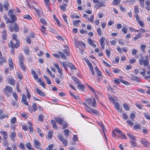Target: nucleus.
<instances>
[{
  "instance_id": "1",
  "label": "nucleus",
  "mask_w": 150,
  "mask_h": 150,
  "mask_svg": "<svg viewBox=\"0 0 150 150\" xmlns=\"http://www.w3.org/2000/svg\"><path fill=\"white\" fill-rule=\"evenodd\" d=\"M85 100L88 105H92L94 108L96 107L97 103L93 97L85 99Z\"/></svg>"
},
{
  "instance_id": "2",
  "label": "nucleus",
  "mask_w": 150,
  "mask_h": 150,
  "mask_svg": "<svg viewBox=\"0 0 150 150\" xmlns=\"http://www.w3.org/2000/svg\"><path fill=\"white\" fill-rule=\"evenodd\" d=\"M148 57L147 56H145V59H143V57L139 60V63L140 65H143L145 67L147 66L149 64Z\"/></svg>"
},
{
  "instance_id": "3",
  "label": "nucleus",
  "mask_w": 150,
  "mask_h": 150,
  "mask_svg": "<svg viewBox=\"0 0 150 150\" xmlns=\"http://www.w3.org/2000/svg\"><path fill=\"white\" fill-rule=\"evenodd\" d=\"M4 93L6 96H9L10 94L8 93H11L13 92V89L12 87L10 86H6L4 89Z\"/></svg>"
},
{
  "instance_id": "4",
  "label": "nucleus",
  "mask_w": 150,
  "mask_h": 150,
  "mask_svg": "<svg viewBox=\"0 0 150 150\" xmlns=\"http://www.w3.org/2000/svg\"><path fill=\"white\" fill-rule=\"evenodd\" d=\"M54 65L57 69L58 72L59 73L60 75V78L61 79H64V77L63 76L62 70L61 68L59 67L58 64H54Z\"/></svg>"
},
{
  "instance_id": "5",
  "label": "nucleus",
  "mask_w": 150,
  "mask_h": 150,
  "mask_svg": "<svg viewBox=\"0 0 150 150\" xmlns=\"http://www.w3.org/2000/svg\"><path fill=\"white\" fill-rule=\"evenodd\" d=\"M8 45L9 47H11L12 49L17 48L19 46V43L16 42V44H14L13 41L11 40L8 43Z\"/></svg>"
},
{
  "instance_id": "6",
  "label": "nucleus",
  "mask_w": 150,
  "mask_h": 150,
  "mask_svg": "<svg viewBox=\"0 0 150 150\" xmlns=\"http://www.w3.org/2000/svg\"><path fill=\"white\" fill-rule=\"evenodd\" d=\"M140 142L142 144H143L146 147H147L149 146V142H148L145 139H141L140 140Z\"/></svg>"
},
{
  "instance_id": "7",
  "label": "nucleus",
  "mask_w": 150,
  "mask_h": 150,
  "mask_svg": "<svg viewBox=\"0 0 150 150\" xmlns=\"http://www.w3.org/2000/svg\"><path fill=\"white\" fill-rule=\"evenodd\" d=\"M131 75V79H130L132 81H135L137 82H140V79L139 77L135 76L134 74H132Z\"/></svg>"
},
{
  "instance_id": "8",
  "label": "nucleus",
  "mask_w": 150,
  "mask_h": 150,
  "mask_svg": "<svg viewBox=\"0 0 150 150\" xmlns=\"http://www.w3.org/2000/svg\"><path fill=\"white\" fill-rule=\"evenodd\" d=\"M26 99L27 98L25 95L24 94H23L22 95L21 101L23 102L24 104L28 106V103L26 101Z\"/></svg>"
},
{
  "instance_id": "9",
  "label": "nucleus",
  "mask_w": 150,
  "mask_h": 150,
  "mask_svg": "<svg viewBox=\"0 0 150 150\" xmlns=\"http://www.w3.org/2000/svg\"><path fill=\"white\" fill-rule=\"evenodd\" d=\"M88 43L90 45L94 48H95L96 47V45L94 44V42L92 41L91 38H88Z\"/></svg>"
},
{
  "instance_id": "10",
  "label": "nucleus",
  "mask_w": 150,
  "mask_h": 150,
  "mask_svg": "<svg viewBox=\"0 0 150 150\" xmlns=\"http://www.w3.org/2000/svg\"><path fill=\"white\" fill-rule=\"evenodd\" d=\"M34 146L36 149H39L40 148V144L38 141L36 139H34Z\"/></svg>"
},
{
  "instance_id": "11",
  "label": "nucleus",
  "mask_w": 150,
  "mask_h": 150,
  "mask_svg": "<svg viewBox=\"0 0 150 150\" xmlns=\"http://www.w3.org/2000/svg\"><path fill=\"white\" fill-rule=\"evenodd\" d=\"M10 138L11 139L13 142L15 141V138L16 137V134L15 132L11 133L10 135Z\"/></svg>"
},
{
  "instance_id": "12",
  "label": "nucleus",
  "mask_w": 150,
  "mask_h": 150,
  "mask_svg": "<svg viewBox=\"0 0 150 150\" xmlns=\"http://www.w3.org/2000/svg\"><path fill=\"white\" fill-rule=\"evenodd\" d=\"M115 107L117 110L120 112H122V109H120V104L118 102H116L115 103Z\"/></svg>"
},
{
  "instance_id": "13",
  "label": "nucleus",
  "mask_w": 150,
  "mask_h": 150,
  "mask_svg": "<svg viewBox=\"0 0 150 150\" xmlns=\"http://www.w3.org/2000/svg\"><path fill=\"white\" fill-rule=\"evenodd\" d=\"M76 45L77 47H79V46L84 47L85 46V44L81 41H78L76 42Z\"/></svg>"
},
{
  "instance_id": "14",
  "label": "nucleus",
  "mask_w": 150,
  "mask_h": 150,
  "mask_svg": "<svg viewBox=\"0 0 150 150\" xmlns=\"http://www.w3.org/2000/svg\"><path fill=\"white\" fill-rule=\"evenodd\" d=\"M122 80L119 79L115 78L114 79L112 80V81L115 84H119L122 82Z\"/></svg>"
},
{
  "instance_id": "15",
  "label": "nucleus",
  "mask_w": 150,
  "mask_h": 150,
  "mask_svg": "<svg viewBox=\"0 0 150 150\" xmlns=\"http://www.w3.org/2000/svg\"><path fill=\"white\" fill-rule=\"evenodd\" d=\"M18 58L20 61V64L24 63V56L20 55L18 56Z\"/></svg>"
},
{
  "instance_id": "16",
  "label": "nucleus",
  "mask_w": 150,
  "mask_h": 150,
  "mask_svg": "<svg viewBox=\"0 0 150 150\" xmlns=\"http://www.w3.org/2000/svg\"><path fill=\"white\" fill-rule=\"evenodd\" d=\"M55 119L56 120L57 122L60 125H61L64 121V120L63 119L59 117L55 118Z\"/></svg>"
},
{
  "instance_id": "17",
  "label": "nucleus",
  "mask_w": 150,
  "mask_h": 150,
  "mask_svg": "<svg viewBox=\"0 0 150 150\" xmlns=\"http://www.w3.org/2000/svg\"><path fill=\"white\" fill-rule=\"evenodd\" d=\"M1 134L3 135V139H6L8 137L7 135V133L5 131H1Z\"/></svg>"
},
{
  "instance_id": "18",
  "label": "nucleus",
  "mask_w": 150,
  "mask_h": 150,
  "mask_svg": "<svg viewBox=\"0 0 150 150\" xmlns=\"http://www.w3.org/2000/svg\"><path fill=\"white\" fill-rule=\"evenodd\" d=\"M51 124L52 125L53 128L56 129H57L58 128L57 127L55 121L54 120H51Z\"/></svg>"
},
{
  "instance_id": "19",
  "label": "nucleus",
  "mask_w": 150,
  "mask_h": 150,
  "mask_svg": "<svg viewBox=\"0 0 150 150\" xmlns=\"http://www.w3.org/2000/svg\"><path fill=\"white\" fill-rule=\"evenodd\" d=\"M3 6L5 9V10L7 11L8 10V7L9 6V4L8 2H5L3 4Z\"/></svg>"
},
{
  "instance_id": "20",
  "label": "nucleus",
  "mask_w": 150,
  "mask_h": 150,
  "mask_svg": "<svg viewBox=\"0 0 150 150\" xmlns=\"http://www.w3.org/2000/svg\"><path fill=\"white\" fill-rule=\"evenodd\" d=\"M127 136L129 138L133 140H135L136 139V137L135 136L132 135L130 133H127Z\"/></svg>"
},
{
  "instance_id": "21",
  "label": "nucleus",
  "mask_w": 150,
  "mask_h": 150,
  "mask_svg": "<svg viewBox=\"0 0 150 150\" xmlns=\"http://www.w3.org/2000/svg\"><path fill=\"white\" fill-rule=\"evenodd\" d=\"M67 6V5L66 4H64L62 5H60L59 7L61 10L63 11H65L66 10L65 7Z\"/></svg>"
},
{
  "instance_id": "22",
  "label": "nucleus",
  "mask_w": 150,
  "mask_h": 150,
  "mask_svg": "<svg viewBox=\"0 0 150 150\" xmlns=\"http://www.w3.org/2000/svg\"><path fill=\"white\" fill-rule=\"evenodd\" d=\"M43 78L45 79L48 85L51 84H52V82L49 79V78L48 77H47L46 75H44L43 76Z\"/></svg>"
},
{
  "instance_id": "23",
  "label": "nucleus",
  "mask_w": 150,
  "mask_h": 150,
  "mask_svg": "<svg viewBox=\"0 0 150 150\" xmlns=\"http://www.w3.org/2000/svg\"><path fill=\"white\" fill-rule=\"evenodd\" d=\"M2 38L4 39V40H6L7 39L6 38V30H3V31L2 33Z\"/></svg>"
},
{
  "instance_id": "24",
  "label": "nucleus",
  "mask_w": 150,
  "mask_h": 150,
  "mask_svg": "<svg viewBox=\"0 0 150 150\" xmlns=\"http://www.w3.org/2000/svg\"><path fill=\"white\" fill-rule=\"evenodd\" d=\"M68 66L72 70H76V68L75 67L73 64L71 63H68Z\"/></svg>"
},
{
  "instance_id": "25",
  "label": "nucleus",
  "mask_w": 150,
  "mask_h": 150,
  "mask_svg": "<svg viewBox=\"0 0 150 150\" xmlns=\"http://www.w3.org/2000/svg\"><path fill=\"white\" fill-rule=\"evenodd\" d=\"M36 90L37 92H38V93L41 96H42L43 97H44L45 96V94L43 92L41 91L39 89L37 88Z\"/></svg>"
},
{
  "instance_id": "26",
  "label": "nucleus",
  "mask_w": 150,
  "mask_h": 150,
  "mask_svg": "<svg viewBox=\"0 0 150 150\" xmlns=\"http://www.w3.org/2000/svg\"><path fill=\"white\" fill-rule=\"evenodd\" d=\"M90 110L91 111V113H93L98 115H99V114L98 111L97 110L93 109H91V110Z\"/></svg>"
},
{
  "instance_id": "27",
  "label": "nucleus",
  "mask_w": 150,
  "mask_h": 150,
  "mask_svg": "<svg viewBox=\"0 0 150 150\" xmlns=\"http://www.w3.org/2000/svg\"><path fill=\"white\" fill-rule=\"evenodd\" d=\"M58 54L60 57L62 59H66L67 57L62 52H58Z\"/></svg>"
},
{
  "instance_id": "28",
  "label": "nucleus",
  "mask_w": 150,
  "mask_h": 150,
  "mask_svg": "<svg viewBox=\"0 0 150 150\" xmlns=\"http://www.w3.org/2000/svg\"><path fill=\"white\" fill-rule=\"evenodd\" d=\"M10 17L11 19V20L10 22L11 23H14L16 20V16L13 15Z\"/></svg>"
},
{
  "instance_id": "29",
  "label": "nucleus",
  "mask_w": 150,
  "mask_h": 150,
  "mask_svg": "<svg viewBox=\"0 0 150 150\" xmlns=\"http://www.w3.org/2000/svg\"><path fill=\"white\" fill-rule=\"evenodd\" d=\"M121 0H113L112 3V4L113 5H115L119 4Z\"/></svg>"
},
{
  "instance_id": "30",
  "label": "nucleus",
  "mask_w": 150,
  "mask_h": 150,
  "mask_svg": "<svg viewBox=\"0 0 150 150\" xmlns=\"http://www.w3.org/2000/svg\"><path fill=\"white\" fill-rule=\"evenodd\" d=\"M12 36L13 37L12 39L13 40L15 41L16 42H18L19 43V41L17 39V36L15 34H13L12 35Z\"/></svg>"
},
{
  "instance_id": "31",
  "label": "nucleus",
  "mask_w": 150,
  "mask_h": 150,
  "mask_svg": "<svg viewBox=\"0 0 150 150\" xmlns=\"http://www.w3.org/2000/svg\"><path fill=\"white\" fill-rule=\"evenodd\" d=\"M114 130L115 131V132L119 134V135H120L121 136L122 134L123 133L121 130H120L118 128L115 129Z\"/></svg>"
},
{
  "instance_id": "32",
  "label": "nucleus",
  "mask_w": 150,
  "mask_h": 150,
  "mask_svg": "<svg viewBox=\"0 0 150 150\" xmlns=\"http://www.w3.org/2000/svg\"><path fill=\"white\" fill-rule=\"evenodd\" d=\"M8 63L9 66L10 67V70H11L12 69L13 67V63L12 62V59H9L8 60Z\"/></svg>"
},
{
  "instance_id": "33",
  "label": "nucleus",
  "mask_w": 150,
  "mask_h": 150,
  "mask_svg": "<svg viewBox=\"0 0 150 150\" xmlns=\"http://www.w3.org/2000/svg\"><path fill=\"white\" fill-rule=\"evenodd\" d=\"M53 132L52 131L50 130L48 132V138L50 139H51L52 138L53 136Z\"/></svg>"
},
{
  "instance_id": "34",
  "label": "nucleus",
  "mask_w": 150,
  "mask_h": 150,
  "mask_svg": "<svg viewBox=\"0 0 150 150\" xmlns=\"http://www.w3.org/2000/svg\"><path fill=\"white\" fill-rule=\"evenodd\" d=\"M24 63L19 64V66L20 68L23 71H24L25 70L26 67L25 66L24 64Z\"/></svg>"
},
{
  "instance_id": "35",
  "label": "nucleus",
  "mask_w": 150,
  "mask_h": 150,
  "mask_svg": "<svg viewBox=\"0 0 150 150\" xmlns=\"http://www.w3.org/2000/svg\"><path fill=\"white\" fill-rule=\"evenodd\" d=\"M8 115V114L2 115L0 116V120H3L5 118H8L9 117Z\"/></svg>"
},
{
  "instance_id": "36",
  "label": "nucleus",
  "mask_w": 150,
  "mask_h": 150,
  "mask_svg": "<svg viewBox=\"0 0 150 150\" xmlns=\"http://www.w3.org/2000/svg\"><path fill=\"white\" fill-rule=\"evenodd\" d=\"M25 145L26 148L28 149H31L33 147L31 143L30 142H28L25 144Z\"/></svg>"
},
{
  "instance_id": "37",
  "label": "nucleus",
  "mask_w": 150,
  "mask_h": 150,
  "mask_svg": "<svg viewBox=\"0 0 150 150\" xmlns=\"http://www.w3.org/2000/svg\"><path fill=\"white\" fill-rule=\"evenodd\" d=\"M123 106L124 109L126 111H129V105L126 103L123 104Z\"/></svg>"
},
{
  "instance_id": "38",
  "label": "nucleus",
  "mask_w": 150,
  "mask_h": 150,
  "mask_svg": "<svg viewBox=\"0 0 150 150\" xmlns=\"http://www.w3.org/2000/svg\"><path fill=\"white\" fill-rule=\"evenodd\" d=\"M64 133L65 136L66 137H67L69 136V131L68 129L64 130Z\"/></svg>"
},
{
  "instance_id": "39",
  "label": "nucleus",
  "mask_w": 150,
  "mask_h": 150,
  "mask_svg": "<svg viewBox=\"0 0 150 150\" xmlns=\"http://www.w3.org/2000/svg\"><path fill=\"white\" fill-rule=\"evenodd\" d=\"M14 27L16 32H18L19 30V27L16 23L14 24Z\"/></svg>"
},
{
  "instance_id": "40",
  "label": "nucleus",
  "mask_w": 150,
  "mask_h": 150,
  "mask_svg": "<svg viewBox=\"0 0 150 150\" xmlns=\"http://www.w3.org/2000/svg\"><path fill=\"white\" fill-rule=\"evenodd\" d=\"M33 110L34 112L36 111L38 109V108L37 107V105L36 103H34L32 105Z\"/></svg>"
},
{
  "instance_id": "41",
  "label": "nucleus",
  "mask_w": 150,
  "mask_h": 150,
  "mask_svg": "<svg viewBox=\"0 0 150 150\" xmlns=\"http://www.w3.org/2000/svg\"><path fill=\"white\" fill-rule=\"evenodd\" d=\"M47 72L48 73V74H50V75L52 78H55V75L54 74L52 75V73L50 71V69L48 68H47Z\"/></svg>"
},
{
  "instance_id": "42",
  "label": "nucleus",
  "mask_w": 150,
  "mask_h": 150,
  "mask_svg": "<svg viewBox=\"0 0 150 150\" xmlns=\"http://www.w3.org/2000/svg\"><path fill=\"white\" fill-rule=\"evenodd\" d=\"M38 119L41 122H42L44 119V116L42 114H40L38 116Z\"/></svg>"
},
{
  "instance_id": "43",
  "label": "nucleus",
  "mask_w": 150,
  "mask_h": 150,
  "mask_svg": "<svg viewBox=\"0 0 150 150\" xmlns=\"http://www.w3.org/2000/svg\"><path fill=\"white\" fill-rule=\"evenodd\" d=\"M78 86L79 88L81 90H83L85 88V86L83 85L79 84Z\"/></svg>"
},
{
  "instance_id": "44",
  "label": "nucleus",
  "mask_w": 150,
  "mask_h": 150,
  "mask_svg": "<svg viewBox=\"0 0 150 150\" xmlns=\"http://www.w3.org/2000/svg\"><path fill=\"white\" fill-rule=\"evenodd\" d=\"M62 17L63 18L64 21L67 24H68V22L67 21V16L65 14H64L62 15Z\"/></svg>"
},
{
  "instance_id": "45",
  "label": "nucleus",
  "mask_w": 150,
  "mask_h": 150,
  "mask_svg": "<svg viewBox=\"0 0 150 150\" xmlns=\"http://www.w3.org/2000/svg\"><path fill=\"white\" fill-rule=\"evenodd\" d=\"M9 83L11 85H13L15 84V81L12 79H10L8 80Z\"/></svg>"
},
{
  "instance_id": "46",
  "label": "nucleus",
  "mask_w": 150,
  "mask_h": 150,
  "mask_svg": "<svg viewBox=\"0 0 150 150\" xmlns=\"http://www.w3.org/2000/svg\"><path fill=\"white\" fill-rule=\"evenodd\" d=\"M58 138L61 141H63V140H64V136L61 133L58 134Z\"/></svg>"
},
{
  "instance_id": "47",
  "label": "nucleus",
  "mask_w": 150,
  "mask_h": 150,
  "mask_svg": "<svg viewBox=\"0 0 150 150\" xmlns=\"http://www.w3.org/2000/svg\"><path fill=\"white\" fill-rule=\"evenodd\" d=\"M97 74L98 76V78L100 79H102L103 78L101 72L99 71L97 72Z\"/></svg>"
},
{
  "instance_id": "48",
  "label": "nucleus",
  "mask_w": 150,
  "mask_h": 150,
  "mask_svg": "<svg viewBox=\"0 0 150 150\" xmlns=\"http://www.w3.org/2000/svg\"><path fill=\"white\" fill-rule=\"evenodd\" d=\"M62 125L63 127V129H64L67 127L68 126V124L67 123V122L65 121H64L62 124L61 125Z\"/></svg>"
},
{
  "instance_id": "49",
  "label": "nucleus",
  "mask_w": 150,
  "mask_h": 150,
  "mask_svg": "<svg viewBox=\"0 0 150 150\" xmlns=\"http://www.w3.org/2000/svg\"><path fill=\"white\" fill-rule=\"evenodd\" d=\"M137 22L141 27H143L144 26V23L140 19L137 21Z\"/></svg>"
},
{
  "instance_id": "50",
  "label": "nucleus",
  "mask_w": 150,
  "mask_h": 150,
  "mask_svg": "<svg viewBox=\"0 0 150 150\" xmlns=\"http://www.w3.org/2000/svg\"><path fill=\"white\" fill-rule=\"evenodd\" d=\"M23 18L25 19H27L28 20H31L32 19L31 17L29 15H26L23 16Z\"/></svg>"
},
{
  "instance_id": "51",
  "label": "nucleus",
  "mask_w": 150,
  "mask_h": 150,
  "mask_svg": "<svg viewBox=\"0 0 150 150\" xmlns=\"http://www.w3.org/2000/svg\"><path fill=\"white\" fill-rule=\"evenodd\" d=\"M134 11L135 13H139V8L137 6H135L134 7Z\"/></svg>"
},
{
  "instance_id": "52",
  "label": "nucleus",
  "mask_w": 150,
  "mask_h": 150,
  "mask_svg": "<svg viewBox=\"0 0 150 150\" xmlns=\"http://www.w3.org/2000/svg\"><path fill=\"white\" fill-rule=\"evenodd\" d=\"M70 17L71 18H79V17L78 16H75V15L73 13H71L70 15Z\"/></svg>"
},
{
  "instance_id": "53",
  "label": "nucleus",
  "mask_w": 150,
  "mask_h": 150,
  "mask_svg": "<svg viewBox=\"0 0 150 150\" xmlns=\"http://www.w3.org/2000/svg\"><path fill=\"white\" fill-rule=\"evenodd\" d=\"M130 116V117L132 119H134L135 118L136 116L135 112H134L131 113Z\"/></svg>"
},
{
  "instance_id": "54",
  "label": "nucleus",
  "mask_w": 150,
  "mask_h": 150,
  "mask_svg": "<svg viewBox=\"0 0 150 150\" xmlns=\"http://www.w3.org/2000/svg\"><path fill=\"white\" fill-rule=\"evenodd\" d=\"M73 80L77 83H79V80L76 77L74 76H72Z\"/></svg>"
},
{
  "instance_id": "55",
  "label": "nucleus",
  "mask_w": 150,
  "mask_h": 150,
  "mask_svg": "<svg viewBox=\"0 0 150 150\" xmlns=\"http://www.w3.org/2000/svg\"><path fill=\"white\" fill-rule=\"evenodd\" d=\"M40 21L41 23L44 25H47V22L43 18H41L40 19Z\"/></svg>"
},
{
  "instance_id": "56",
  "label": "nucleus",
  "mask_w": 150,
  "mask_h": 150,
  "mask_svg": "<svg viewBox=\"0 0 150 150\" xmlns=\"http://www.w3.org/2000/svg\"><path fill=\"white\" fill-rule=\"evenodd\" d=\"M12 95L15 100L17 101L18 99V96L17 94L15 92H13V93Z\"/></svg>"
},
{
  "instance_id": "57",
  "label": "nucleus",
  "mask_w": 150,
  "mask_h": 150,
  "mask_svg": "<svg viewBox=\"0 0 150 150\" xmlns=\"http://www.w3.org/2000/svg\"><path fill=\"white\" fill-rule=\"evenodd\" d=\"M63 51L66 54V55L67 56H69L70 55V53L69 51L67 50V49H64L63 50Z\"/></svg>"
},
{
  "instance_id": "58",
  "label": "nucleus",
  "mask_w": 150,
  "mask_h": 150,
  "mask_svg": "<svg viewBox=\"0 0 150 150\" xmlns=\"http://www.w3.org/2000/svg\"><path fill=\"white\" fill-rule=\"evenodd\" d=\"M120 70L118 68L115 69L113 70V71L114 73L117 74H119L120 73Z\"/></svg>"
},
{
  "instance_id": "59",
  "label": "nucleus",
  "mask_w": 150,
  "mask_h": 150,
  "mask_svg": "<svg viewBox=\"0 0 150 150\" xmlns=\"http://www.w3.org/2000/svg\"><path fill=\"white\" fill-rule=\"evenodd\" d=\"M121 82L122 83L124 84L127 86L129 85L130 84V83L129 82H128L122 80Z\"/></svg>"
},
{
  "instance_id": "60",
  "label": "nucleus",
  "mask_w": 150,
  "mask_h": 150,
  "mask_svg": "<svg viewBox=\"0 0 150 150\" xmlns=\"http://www.w3.org/2000/svg\"><path fill=\"white\" fill-rule=\"evenodd\" d=\"M146 47V46L144 45H142L140 46V48L141 50L144 52V51H145V49Z\"/></svg>"
},
{
  "instance_id": "61",
  "label": "nucleus",
  "mask_w": 150,
  "mask_h": 150,
  "mask_svg": "<svg viewBox=\"0 0 150 150\" xmlns=\"http://www.w3.org/2000/svg\"><path fill=\"white\" fill-rule=\"evenodd\" d=\"M63 144L64 146H67L68 144V140H67L64 139L62 141Z\"/></svg>"
},
{
  "instance_id": "62",
  "label": "nucleus",
  "mask_w": 150,
  "mask_h": 150,
  "mask_svg": "<svg viewBox=\"0 0 150 150\" xmlns=\"http://www.w3.org/2000/svg\"><path fill=\"white\" fill-rule=\"evenodd\" d=\"M105 40V38L103 37H101L100 40V44H105L104 43Z\"/></svg>"
},
{
  "instance_id": "63",
  "label": "nucleus",
  "mask_w": 150,
  "mask_h": 150,
  "mask_svg": "<svg viewBox=\"0 0 150 150\" xmlns=\"http://www.w3.org/2000/svg\"><path fill=\"white\" fill-rule=\"evenodd\" d=\"M143 114L145 117L147 119L150 120V116L146 113H144Z\"/></svg>"
},
{
  "instance_id": "64",
  "label": "nucleus",
  "mask_w": 150,
  "mask_h": 150,
  "mask_svg": "<svg viewBox=\"0 0 150 150\" xmlns=\"http://www.w3.org/2000/svg\"><path fill=\"white\" fill-rule=\"evenodd\" d=\"M122 117L125 120H127L128 118L127 115L125 113H123L122 114Z\"/></svg>"
}]
</instances>
